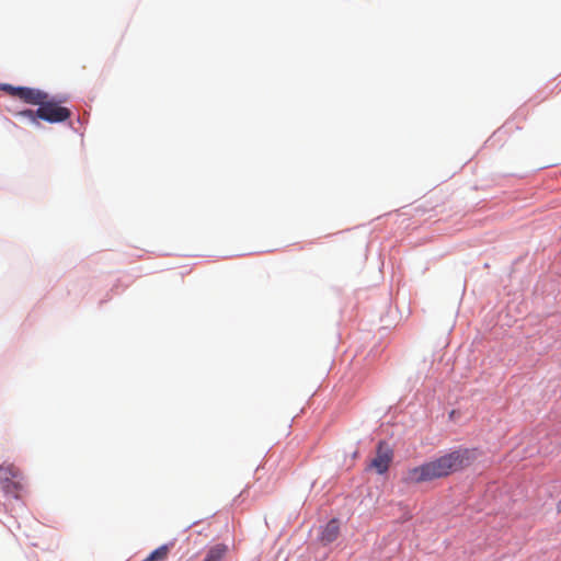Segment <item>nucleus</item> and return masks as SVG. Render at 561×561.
Masks as SVG:
<instances>
[{"label":"nucleus","instance_id":"1","mask_svg":"<svg viewBox=\"0 0 561 561\" xmlns=\"http://www.w3.org/2000/svg\"><path fill=\"white\" fill-rule=\"evenodd\" d=\"M477 458V450L458 448L431 461L408 470L404 478L408 483H423L442 479L469 467Z\"/></svg>","mask_w":561,"mask_h":561},{"label":"nucleus","instance_id":"2","mask_svg":"<svg viewBox=\"0 0 561 561\" xmlns=\"http://www.w3.org/2000/svg\"><path fill=\"white\" fill-rule=\"evenodd\" d=\"M37 116L47 123L56 124L70 118L71 112L54 100L44 99L37 107Z\"/></svg>","mask_w":561,"mask_h":561},{"label":"nucleus","instance_id":"3","mask_svg":"<svg viewBox=\"0 0 561 561\" xmlns=\"http://www.w3.org/2000/svg\"><path fill=\"white\" fill-rule=\"evenodd\" d=\"M2 90L7 91L10 95L19 98L25 103L32 105H39L44 99H48L47 93L34 88L4 84Z\"/></svg>","mask_w":561,"mask_h":561},{"label":"nucleus","instance_id":"4","mask_svg":"<svg viewBox=\"0 0 561 561\" xmlns=\"http://www.w3.org/2000/svg\"><path fill=\"white\" fill-rule=\"evenodd\" d=\"M0 478L2 488L8 493H13L21 488L19 481H13L14 479L21 478V472L19 468L12 463H3L0 466Z\"/></svg>","mask_w":561,"mask_h":561},{"label":"nucleus","instance_id":"5","mask_svg":"<svg viewBox=\"0 0 561 561\" xmlns=\"http://www.w3.org/2000/svg\"><path fill=\"white\" fill-rule=\"evenodd\" d=\"M391 460H392V450L388 447L387 444L380 442L378 444L377 455L371 460L370 466L374 469H376V471L378 473L382 474L388 470Z\"/></svg>","mask_w":561,"mask_h":561},{"label":"nucleus","instance_id":"6","mask_svg":"<svg viewBox=\"0 0 561 561\" xmlns=\"http://www.w3.org/2000/svg\"><path fill=\"white\" fill-rule=\"evenodd\" d=\"M340 534V525L337 519H331L327 523V525L323 527L320 540L323 545H329L333 542Z\"/></svg>","mask_w":561,"mask_h":561},{"label":"nucleus","instance_id":"7","mask_svg":"<svg viewBox=\"0 0 561 561\" xmlns=\"http://www.w3.org/2000/svg\"><path fill=\"white\" fill-rule=\"evenodd\" d=\"M228 550L227 545L216 543L207 550L203 561H225Z\"/></svg>","mask_w":561,"mask_h":561},{"label":"nucleus","instance_id":"8","mask_svg":"<svg viewBox=\"0 0 561 561\" xmlns=\"http://www.w3.org/2000/svg\"><path fill=\"white\" fill-rule=\"evenodd\" d=\"M172 546V543H165L160 546L142 561H167Z\"/></svg>","mask_w":561,"mask_h":561},{"label":"nucleus","instance_id":"9","mask_svg":"<svg viewBox=\"0 0 561 561\" xmlns=\"http://www.w3.org/2000/svg\"><path fill=\"white\" fill-rule=\"evenodd\" d=\"M19 115L28 118L33 123H37L38 116H37V110H24L19 113Z\"/></svg>","mask_w":561,"mask_h":561},{"label":"nucleus","instance_id":"10","mask_svg":"<svg viewBox=\"0 0 561 561\" xmlns=\"http://www.w3.org/2000/svg\"><path fill=\"white\" fill-rule=\"evenodd\" d=\"M558 510L561 512V500L558 503Z\"/></svg>","mask_w":561,"mask_h":561}]
</instances>
